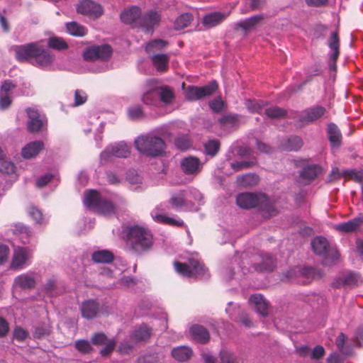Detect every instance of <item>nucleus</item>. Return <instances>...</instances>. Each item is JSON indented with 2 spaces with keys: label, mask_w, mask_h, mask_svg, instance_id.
Here are the masks:
<instances>
[{
  "label": "nucleus",
  "mask_w": 363,
  "mask_h": 363,
  "mask_svg": "<svg viewBox=\"0 0 363 363\" xmlns=\"http://www.w3.org/2000/svg\"><path fill=\"white\" fill-rule=\"evenodd\" d=\"M31 257L32 254L27 248L18 247L13 252L10 268L15 270L22 269Z\"/></svg>",
  "instance_id": "obj_14"
},
{
  "label": "nucleus",
  "mask_w": 363,
  "mask_h": 363,
  "mask_svg": "<svg viewBox=\"0 0 363 363\" xmlns=\"http://www.w3.org/2000/svg\"><path fill=\"white\" fill-rule=\"evenodd\" d=\"M40 45L38 43H30L13 47L15 56L18 62H23L33 59L36 56Z\"/></svg>",
  "instance_id": "obj_10"
},
{
  "label": "nucleus",
  "mask_w": 363,
  "mask_h": 363,
  "mask_svg": "<svg viewBox=\"0 0 363 363\" xmlns=\"http://www.w3.org/2000/svg\"><path fill=\"white\" fill-rule=\"evenodd\" d=\"M328 46L333 50L330 59L333 61H337L340 55V38L338 29H336L331 33L328 39Z\"/></svg>",
  "instance_id": "obj_27"
},
{
  "label": "nucleus",
  "mask_w": 363,
  "mask_h": 363,
  "mask_svg": "<svg viewBox=\"0 0 363 363\" xmlns=\"http://www.w3.org/2000/svg\"><path fill=\"white\" fill-rule=\"evenodd\" d=\"M167 44V41H164L163 40H152L151 42H150L146 46V50L147 52H150L151 51L152 48H157V49H162V48H164V46H166V45Z\"/></svg>",
  "instance_id": "obj_62"
},
{
  "label": "nucleus",
  "mask_w": 363,
  "mask_h": 363,
  "mask_svg": "<svg viewBox=\"0 0 363 363\" xmlns=\"http://www.w3.org/2000/svg\"><path fill=\"white\" fill-rule=\"evenodd\" d=\"M154 219L157 222L171 226L182 227L184 225V221L181 219L176 220L173 218H170L162 214L156 215Z\"/></svg>",
  "instance_id": "obj_42"
},
{
  "label": "nucleus",
  "mask_w": 363,
  "mask_h": 363,
  "mask_svg": "<svg viewBox=\"0 0 363 363\" xmlns=\"http://www.w3.org/2000/svg\"><path fill=\"white\" fill-rule=\"evenodd\" d=\"M192 350L187 346H178L172 350V357L178 362H186L191 357Z\"/></svg>",
  "instance_id": "obj_24"
},
{
  "label": "nucleus",
  "mask_w": 363,
  "mask_h": 363,
  "mask_svg": "<svg viewBox=\"0 0 363 363\" xmlns=\"http://www.w3.org/2000/svg\"><path fill=\"white\" fill-rule=\"evenodd\" d=\"M99 305L94 300H88L82 303L81 313L83 318L92 319L95 318L99 312Z\"/></svg>",
  "instance_id": "obj_22"
},
{
  "label": "nucleus",
  "mask_w": 363,
  "mask_h": 363,
  "mask_svg": "<svg viewBox=\"0 0 363 363\" xmlns=\"http://www.w3.org/2000/svg\"><path fill=\"white\" fill-rule=\"evenodd\" d=\"M28 332L26 330L22 328L21 327H16L13 332V338L20 342L26 340V339L28 338Z\"/></svg>",
  "instance_id": "obj_52"
},
{
  "label": "nucleus",
  "mask_w": 363,
  "mask_h": 363,
  "mask_svg": "<svg viewBox=\"0 0 363 363\" xmlns=\"http://www.w3.org/2000/svg\"><path fill=\"white\" fill-rule=\"evenodd\" d=\"M91 259L98 264H110L114 259V255L108 250H101L91 254Z\"/></svg>",
  "instance_id": "obj_25"
},
{
  "label": "nucleus",
  "mask_w": 363,
  "mask_h": 363,
  "mask_svg": "<svg viewBox=\"0 0 363 363\" xmlns=\"http://www.w3.org/2000/svg\"><path fill=\"white\" fill-rule=\"evenodd\" d=\"M327 114L328 111L325 107L315 105L298 113L294 118L296 124L299 127H303L310 123H315L323 117L327 118Z\"/></svg>",
  "instance_id": "obj_5"
},
{
  "label": "nucleus",
  "mask_w": 363,
  "mask_h": 363,
  "mask_svg": "<svg viewBox=\"0 0 363 363\" xmlns=\"http://www.w3.org/2000/svg\"><path fill=\"white\" fill-rule=\"evenodd\" d=\"M325 354V351L324 347L322 345H316L311 352V358L312 359H320Z\"/></svg>",
  "instance_id": "obj_63"
},
{
  "label": "nucleus",
  "mask_w": 363,
  "mask_h": 363,
  "mask_svg": "<svg viewBox=\"0 0 363 363\" xmlns=\"http://www.w3.org/2000/svg\"><path fill=\"white\" fill-rule=\"evenodd\" d=\"M209 106L213 111L219 113L223 108L224 102L220 98H216L209 101Z\"/></svg>",
  "instance_id": "obj_59"
},
{
  "label": "nucleus",
  "mask_w": 363,
  "mask_h": 363,
  "mask_svg": "<svg viewBox=\"0 0 363 363\" xmlns=\"http://www.w3.org/2000/svg\"><path fill=\"white\" fill-rule=\"evenodd\" d=\"M250 302L255 306L256 311L263 317L268 315L269 302L259 294H252L249 299Z\"/></svg>",
  "instance_id": "obj_20"
},
{
  "label": "nucleus",
  "mask_w": 363,
  "mask_h": 363,
  "mask_svg": "<svg viewBox=\"0 0 363 363\" xmlns=\"http://www.w3.org/2000/svg\"><path fill=\"white\" fill-rule=\"evenodd\" d=\"M217 89L218 84L216 81H212L208 84L201 87L189 86L186 89L185 96L188 101H197L212 95Z\"/></svg>",
  "instance_id": "obj_9"
},
{
  "label": "nucleus",
  "mask_w": 363,
  "mask_h": 363,
  "mask_svg": "<svg viewBox=\"0 0 363 363\" xmlns=\"http://www.w3.org/2000/svg\"><path fill=\"white\" fill-rule=\"evenodd\" d=\"M262 261L255 264L254 267L258 272H272L275 267V259L268 254L261 256Z\"/></svg>",
  "instance_id": "obj_26"
},
{
  "label": "nucleus",
  "mask_w": 363,
  "mask_h": 363,
  "mask_svg": "<svg viewBox=\"0 0 363 363\" xmlns=\"http://www.w3.org/2000/svg\"><path fill=\"white\" fill-rule=\"evenodd\" d=\"M182 171L186 175H197L203 168V163L195 156H188L182 159L180 162Z\"/></svg>",
  "instance_id": "obj_11"
},
{
  "label": "nucleus",
  "mask_w": 363,
  "mask_h": 363,
  "mask_svg": "<svg viewBox=\"0 0 363 363\" xmlns=\"http://www.w3.org/2000/svg\"><path fill=\"white\" fill-rule=\"evenodd\" d=\"M66 28L70 35L76 37H83L87 33L86 28L75 21L67 23Z\"/></svg>",
  "instance_id": "obj_35"
},
{
  "label": "nucleus",
  "mask_w": 363,
  "mask_h": 363,
  "mask_svg": "<svg viewBox=\"0 0 363 363\" xmlns=\"http://www.w3.org/2000/svg\"><path fill=\"white\" fill-rule=\"evenodd\" d=\"M264 113L272 119H281L286 117L287 111L279 106H273L264 108Z\"/></svg>",
  "instance_id": "obj_38"
},
{
  "label": "nucleus",
  "mask_w": 363,
  "mask_h": 363,
  "mask_svg": "<svg viewBox=\"0 0 363 363\" xmlns=\"http://www.w3.org/2000/svg\"><path fill=\"white\" fill-rule=\"evenodd\" d=\"M101 198L99 193L96 190H89L85 193L84 203L88 207L97 208Z\"/></svg>",
  "instance_id": "obj_36"
},
{
  "label": "nucleus",
  "mask_w": 363,
  "mask_h": 363,
  "mask_svg": "<svg viewBox=\"0 0 363 363\" xmlns=\"http://www.w3.org/2000/svg\"><path fill=\"white\" fill-rule=\"evenodd\" d=\"M15 282L22 289H33L35 286V279L28 274H23L15 279Z\"/></svg>",
  "instance_id": "obj_33"
},
{
  "label": "nucleus",
  "mask_w": 363,
  "mask_h": 363,
  "mask_svg": "<svg viewBox=\"0 0 363 363\" xmlns=\"http://www.w3.org/2000/svg\"><path fill=\"white\" fill-rule=\"evenodd\" d=\"M91 340L94 345H102L108 341V339L104 333H96L93 335Z\"/></svg>",
  "instance_id": "obj_57"
},
{
  "label": "nucleus",
  "mask_w": 363,
  "mask_h": 363,
  "mask_svg": "<svg viewBox=\"0 0 363 363\" xmlns=\"http://www.w3.org/2000/svg\"><path fill=\"white\" fill-rule=\"evenodd\" d=\"M303 145L301 138H284L280 149L286 151H297Z\"/></svg>",
  "instance_id": "obj_29"
},
{
  "label": "nucleus",
  "mask_w": 363,
  "mask_h": 363,
  "mask_svg": "<svg viewBox=\"0 0 363 363\" xmlns=\"http://www.w3.org/2000/svg\"><path fill=\"white\" fill-rule=\"evenodd\" d=\"M174 144L179 150L182 151L187 150L192 147V143L189 138H176Z\"/></svg>",
  "instance_id": "obj_51"
},
{
  "label": "nucleus",
  "mask_w": 363,
  "mask_h": 363,
  "mask_svg": "<svg viewBox=\"0 0 363 363\" xmlns=\"http://www.w3.org/2000/svg\"><path fill=\"white\" fill-rule=\"evenodd\" d=\"M28 212L30 217L37 223H40L43 220V214L41 211L35 206H30Z\"/></svg>",
  "instance_id": "obj_61"
},
{
  "label": "nucleus",
  "mask_w": 363,
  "mask_h": 363,
  "mask_svg": "<svg viewBox=\"0 0 363 363\" xmlns=\"http://www.w3.org/2000/svg\"><path fill=\"white\" fill-rule=\"evenodd\" d=\"M43 144L37 141L27 145L22 150V156L26 159H30L35 157L43 149Z\"/></svg>",
  "instance_id": "obj_30"
},
{
  "label": "nucleus",
  "mask_w": 363,
  "mask_h": 363,
  "mask_svg": "<svg viewBox=\"0 0 363 363\" xmlns=\"http://www.w3.org/2000/svg\"><path fill=\"white\" fill-rule=\"evenodd\" d=\"M247 109L253 113L262 114L264 112V104L262 101H247L246 103Z\"/></svg>",
  "instance_id": "obj_50"
},
{
  "label": "nucleus",
  "mask_w": 363,
  "mask_h": 363,
  "mask_svg": "<svg viewBox=\"0 0 363 363\" xmlns=\"http://www.w3.org/2000/svg\"><path fill=\"white\" fill-rule=\"evenodd\" d=\"M135 144L140 152L151 157L161 155L165 147L162 138H137Z\"/></svg>",
  "instance_id": "obj_4"
},
{
  "label": "nucleus",
  "mask_w": 363,
  "mask_h": 363,
  "mask_svg": "<svg viewBox=\"0 0 363 363\" xmlns=\"http://www.w3.org/2000/svg\"><path fill=\"white\" fill-rule=\"evenodd\" d=\"M157 357L152 354H147L140 357L137 363H157Z\"/></svg>",
  "instance_id": "obj_64"
},
{
  "label": "nucleus",
  "mask_w": 363,
  "mask_h": 363,
  "mask_svg": "<svg viewBox=\"0 0 363 363\" xmlns=\"http://www.w3.org/2000/svg\"><path fill=\"white\" fill-rule=\"evenodd\" d=\"M130 119L133 121L142 120L145 117L143 108L140 105H135L129 107L127 111Z\"/></svg>",
  "instance_id": "obj_47"
},
{
  "label": "nucleus",
  "mask_w": 363,
  "mask_h": 363,
  "mask_svg": "<svg viewBox=\"0 0 363 363\" xmlns=\"http://www.w3.org/2000/svg\"><path fill=\"white\" fill-rule=\"evenodd\" d=\"M74 347L78 352L84 354H89L93 350L91 343L84 339L76 340Z\"/></svg>",
  "instance_id": "obj_48"
},
{
  "label": "nucleus",
  "mask_w": 363,
  "mask_h": 363,
  "mask_svg": "<svg viewBox=\"0 0 363 363\" xmlns=\"http://www.w3.org/2000/svg\"><path fill=\"white\" fill-rule=\"evenodd\" d=\"M175 272L184 277H198L205 272L203 264L196 259H189V263L175 261L173 263Z\"/></svg>",
  "instance_id": "obj_7"
},
{
  "label": "nucleus",
  "mask_w": 363,
  "mask_h": 363,
  "mask_svg": "<svg viewBox=\"0 0 363 363\" xmlns=\"http://www.w3.org/2000/svg\"><path fill=\"white\" fill-rule=\"evenodd\" d=\"M193 21V16L191 13H185L180 15L174 21V28L175 30H180L187 28Z\"/></svg>",
  "instance_id": "obj_39"
},
{
  "label": "nucleus",
  "mask_w": 363,
  "mask_h": 363,
  "mask_svg": "<svg viewBox=\"0 0 363 363\" xmlns=\"http://www.w3.org/2000/svg\"><path fill=\"white\" fill-rule=\"evenodd\" d=\"M230 13V12L223 13L220 11L210 13L204 16L202 20V23L208 28H213L225 20Z\"/></svg>",
  "instance_id": "obj_18"
},
{
  "label": "nucleus",
  "mask_w": 363,
  "mask_h": 363,
  "mask_svg": "<svg viewBox=\"0 0 363 363\" xmlns=\"http://www.w3.org/2000/svg\"><path fill=\"white\" fill-rule=\"evenodd\" d=\"M55 60V55L48 50L40 46L39 51L35 57L32 64L41 69L50 66Z\"/></svg>",
  "instance_id": "obj_16"
},
{
  "label": "nucleus",
  "mask_w": 363,
  "mask_h": 363,
  "mask_svg": "<svg viewBox=\"0 0 363 363\" xmlns=\"http://www.w3.org/2000/svg\"><path fill=\"white\" fill-rule=\"evenodd\" d=\"M159 99L164 104H170L174 99L173 90L168 86L157 87Z\"/></svg>",
  "instance_id": "obj_32"
},
{
  "label": "nucleus",
  "mask_w": 363,
  "mask_h": 363,
  "mask_svg": "<svg viewBox=\"0 0 363 363\" xmlns=\"http://www.w3.org/2000/svg\"><path fill=\"white\" fill-rule=\"evenodd\" d=\"M77 12L89 16L99 17L103 13L101 5L96 4L91 0L81 1L77 7Z\"/></svg>",
  "instance_id": "obj_15"
},
{
  "label": "nucleus",
  "mask_w": 363,
  "mask_h": 363,
  "mask_svg": "<svg viewBox=\"0 0 363 363\" xmlns=\"http://www.w3.org/2000/svg\"><path fill=\"white\" fill-rule=\"evenodd\" d=\"M153 65L160 72H164L167 69L169 57L165 54H157L152 57Z\"/></svg>",
  "instance_id": "obj_34"
},
{
  "label": "nucleus",
  "mask_w": 363,
  "mask_h": 363,
  "mask_svg": "<svg viewBox=\"0 0 363 363\" xmlns=\"http://www.w3.org/2000/svg\"><path fill=\"white\" fill-rule=\"evenodd\" d=\"M126 248L133 254L142 255L150 252L154 245L151 230L139 225L126 226L123 230Z\"/></svg>",
  "instance_id": "obj_1"
},
{
  "label": "nucleus",
  "mask_w": 363,
  "mask_h": 363,
  "mask_svg": "<svg viewBox=\"0 0 363 363\" xmlns=\"http://www.w3.org/2000/svg\"><path fill=\"white\" fill-rule=\"evenodd\" d=\"M254 162L252 161H241L231 163V167L236 172L242 169H247L254 165Z\"/></svg>",
  "instance_id": "obj_58"
},
{
  "label": "nucleus",
  "mask_w": 363,
  "mask_h": 363,
  "mask_svg": "<svg viewBox=\"0 0 363 363\" xmlns=\"http://www.w3.org/2000/svg\"><path fill=\"white\" fill-rule=\"evenodd\" d=\"M238 182L244 187L252 186L259 182V177L255 174H246L239 177Z\"/></svg>",
  "instance_id": "obj_44"
},
{
  "label": "nucleus",
  "mask_w": 363,
  "mask_h": 363,
  "mask_svg": "<svg viewBox=\"0 0 363 363\" xmlns=\"http://www.w3.org/2000/svg\"><path fill=\"white\" fill-rule=\"evenodd\" d=\"M311 247L313 252L323 257V262L325 265L334 263L340 257L337 248L330 245L328 240L323 237H315L311 241Z\"/></svg>",
  "instance_id": "obj_3"
},
{
  "label": "nucleus",
  "mask_w": 363,
  "mask_h": 363,
  "mask_svg": "<svg viewBox=\"0 0 363 363\" xmlns=\"http://www.w3.org/2000/svg\"><path fill=\"white\" fill-rule=\"evenodd\" d=\"M161 20V15L154 11H150L147 13L140 15L138 19V26L145 33L152 32L153 28L158 26Z\"/></svg>",
  "instance_id": "obj_13"
},
{
  "label": "nucleus",
  "mask_w": 363,
  "mask_h": 363,
  "mask_svg": "<svg viewBox=\"0 0 363 363\" xmlns=\"http://www.w3.org/2000/svg\"><path fill=\"white\" fill-rule=\"evenodd\" d=\"M363 223V216L337 225L336 229L344 233L354 231Z\"/></svg>",
  "instance_id": "obj_28"
},
{
  "label": "nucleus",
  "mask_w": 363,
  "mask_h": 363,
  "mask_svg": "<svg viewBox=\"0 0 363 363\" xmlns=\"http://www.w3.org/2000/svg\"><path fill=\"white\" fill-rule=\"evenodd\" d=\"M16 167L14 164L8 160H1L0 171L4 174H12L15 172Z\"/></svg>",
  "instance_id": "obj_55"
},
{
  "label": "nucleus",
  "mask_w": 363,
  "mask_h": 363,
  "mask_svg": "<svg viewBox=\"0 0 363 363\" xmlns=\"http://www.w3.org/2000/svg\"><path fill=\"white\" fill-rule=\"evenodd\" d=\"M88 96L83 90L77 89L74 92V106H79L86 103Z\"/></svg>",
  "instance_id": "obj_54"
},
{
  "label": "nucleus",
  "mask_w": 363,
  "mask_h": 363,
  "mask_svg": "<svg viewBox=\"0 0 363 363\" xmlns=\"http://www.w3.org/2000/svg\"><path fill=\"white\" fill-rule=\"evenodd\" d=\"M360 276L355 272H350L342 277L337 279L333 283L334 288L348 287L354 288L358 286Z\"/></svg>",
  "instance_id": "obj_17"
},
{
  "label": "nucleus",
  "mask_w": 363,
  "mask_h": 363,
  "mask_svg": "<svg viewBox=\"0 0 363 363\" xmlns=\"http://www.w3.org/2000/svg\"><path fill=\"white\" fill-rule=\"evenodd\" d=\"M237 205L243 209L258 207L261 211L269 213L270 216L277 213V211L269 198L263 194L241 193L236 196Z\"/></svg>",
  "instance_id": "obj_2"
},
{
  "label": "nucleus",
  "mask_w": 363,
  "mask_h": 363,
  "mask_svg": "<svg viewBox=\"0 0 363 363\" xmlns=\"http://www.w3.org/2000/svg\"><path fill=\"white\" fill-rule=\"evenodd\" d=\"M184 191H182L179 193V194L176 196H172L169 203L172 205V206L175 208H178L184 205Z\"/></svg>",
  "instance_id": "obj_56"
},
{
  "label": "nucleus",
  "mask_w": 363,
  "mask_h": 363,
  "mask_svg": "<svg viewBox=\"0 0 363 363\" xmlns=\"http://www.w3.org/2000/svg\"><path fill=\"white\" fill-rule=\"evenodd\" d=\"M220 147V141L216 139L208 140L204 144L205 153L214 157L218 152Z\"/></svg>",
  "instance_id": "obj_45"
},
{
  "label": "nucleus",
  "mask_w": 363,
  "mask_h": 363,
  "mask_svg": "<svg viewBox=\"0 0 363 363\" xmlns=\"http://www.w3.org/2000/svg\"><path fill=\"white\" fill-rule=\"evenodd\" d=\"M48 46L50 48L57 50H64L68 48V44L62 38L60 37H52L48 40Z\"/></svg>",
  "instance_id": "obj_46"
},
{
  "label": "nucleus",
  "mask_w": 363,
  "mask_h": 363,
  "mask_svg": "<svg viewBox=\"0 0 363 363\" xmlns=\"http://www.w3.org/2000/svg\"><path fill=\"white\" fill-rule=\"evenodd\" d=\"M320 172L321 168L318 165H308L303 169L300 176L303 179L311 181L315 179Z\"/></svg>",
  "instance_id": "obj_37"
},
{
  "label": "nucleus",
  "mask_w": 363,
  "mask_h": 363,
  "mask_svg": "<svg viewBox=\"0 0 363 363\" xmlns=\"http://www.w3.org/2000/svg\"><path fill=\"white\" fill-rule=\"evenodd\" d=\"M113 54V49L111 45L104 44L101 45H92L84 49L82 56L87 62H95L97 60L107 61Z\"/></svg>",
  "instance_id": "obj_6"
},
{
  "label": "nucleus",
  "mask_w": 363,
  "mask_h": 363,
  "mask_svg": "<svg viewBox=\"0 0 363 363\" xmlns=\"http://www.w3.org/2000/svg\"><path fill=\"white\" fill-rule=\"evenodd\" d=\"M106 346L100 350V354L102 357L109 356L115 350L116 342L115 339H111L105 343Z\"/></svg>",
  "instance_id": "obj_53"
},
{
  "label": "nucleus",
  "mask_w": 363,
  "mask_h": 363,
  "mask_svg": "<svg viewBox=\"0 0 363 363\" xmlns=\"http://www.w3.org/2000/svg\"><path fill=\"white\" fill-rule=\"evenodd\" d=\"M219 363H238V358L233 352L222 350L219 353Z\"/></svg>",
  "instance_id": "obj_49"
},
{
  "label": "nucleus",
  "mask_w": 363,
  "mask_h": 363,
  "mask_svg": "<svg viewBox=\"0 0 363 363\" xmlns=\"http://www.w3.org/2000/svg\"><path fill=\"white\" fill-rule=\"evenodd\" d=\"M13 231L14 234L21 235V239H26L25 240H23L24 244L29 242L31 231L27 226L22 223H16L13 227Z\"/></svg>",
  "instance_id": "obj_41"
},
{
  "label": "nucleus",
  "mask_w": 363,
  "mask_h": 363,
  "mask_svg": "<svg viewBox=\"0 0 363 363\" xmlns=\"http://www.w3.org/2000/svg\"><path fill=\"white\" fill-rule=\"evenodd\" d=\"M344 175L348 177L350 179H353L357 183H362L363 181V174L360 172L355 170H347L344 172Z\"/></svg>",
  "instance_id": "obj_60"
},
{
  "label": "nucleus",
  "mask_w": 363,
  "mask_h": 363,
  "mask_svg": "<svg viewBox=\"0 0 363 363\" xmlns=\"http://www.w3.org/2000/svg\"><path fill=\"white\" fill-rule=\"evenodd\" d=\"M264 19L263 14L252 16L245 20L240 21L234 25V29L238 30L242 29L247 32L255 28L259 22Z\"/></svg>",
  "instance_id": "obj_21"
},
{
  "label": "nucleus",
  "mask_w": 363,
  "mask_h": 363,
  "mask_svg": "<svg viewBox=\"0 0 363 363\" xmlns=\"http://www.w3.org/2000/svg\"><path fill=\"white\" fill-rule=\"evenodd\" d=\"M96 211L99 213L109 216L115 213V206L111 201L101 199Z\"/></svg>",
  "instance_id": "obj_43"
},
{
  "label": "nucleus",
  "mask_w": 363,
  "mask_h": 363,
  "mask_svg": "<svg viewBox=\"0 0 363 363\" xmlns=\"http://www.w3.org/2000/svg\"><path fill=\"white\" fill-rule=\"evenodd\" d=\"M190 335L194 340L201 344H206L210 340L208 330L203 325L195 324L189 330Z\"/></svg>",
  "instance_id": "obj_19"
},
{
  "label": "nucleus",
  "mask_w": 363,
  "mask_h": 363,
  "mask_svg": "<svg viewBox=\"0 0 363 363\" xmlns=\"http://www.w3.org/2000/svg\"><path fill=\"white\" fill-rule=\"evenodd\" d=\"M140 14V9L138 6H133L130 9L123 11L121 14V19L126 24L135 23L136 26H138V19Z\"/></svg>",
  "instance_id": "obj_23"
},
{
  "label": "nucleus",
  "mask_w": 363,
  "mask_h": 363,
  "mask_svg": "<svg viewBox=\"0 0 363 363\" xmlns=\"http://www.w3.org/2000/svg\"><path fill=\"white\" fill-rule=\"evenodd\" d=\"M26 112L29 118L27 128L30 133L36 134L47 129L48 119L45 116H41L37 109L27 108Z\"/></svg>",
  "instance_id": "obj_8"
},
{
  "label": "nucleus",
  "mask_w": 363,
  "mask_h": 363,
  "mask_svg": "<svg viewBox=\"0 0 363 363\" xmlns=\"http://www.w3.org/2000/svg\"><path fill=\"white\" fill-rule=\"evenodd\" d=\"M130 154V148L125 143H120L107 147L100 155L101 161H107L111 156L127 158Z\"/></svg>",
  "instance_id": "obj_12"
},
{
  "label": "nucleus",
  "mask_w": 363,
  "mask_h": 363,
  "mask_svg": "<svg viewBox=\"0 0 363 363\" xmlns=\"http://www.w3.org/2000/svg\"><path fill=\"white\" fill-rule=\"evenodd\" d=\"M142 101L146 105H157L159 101L157 87L146 91L143 95Z\"/></svg>",
  "instance_id": "obj_40"
},
{
  "label": "nucleus",
  "mask_w": 363,
  "mask_h": 363,
  "mask_svg": "<svg viewBox=\"0 0 363 363\" xmlns=\"http://www.w3.org/2000/svg\"><path fill=\"white\" fill-rule=\"evenodd\" d=\"M151 335L152 328L146 325H141L133 331L132 338L138 342L145 341Z\"/></svg>",
  "instance_id": "obj_31"
}]
</instances>
